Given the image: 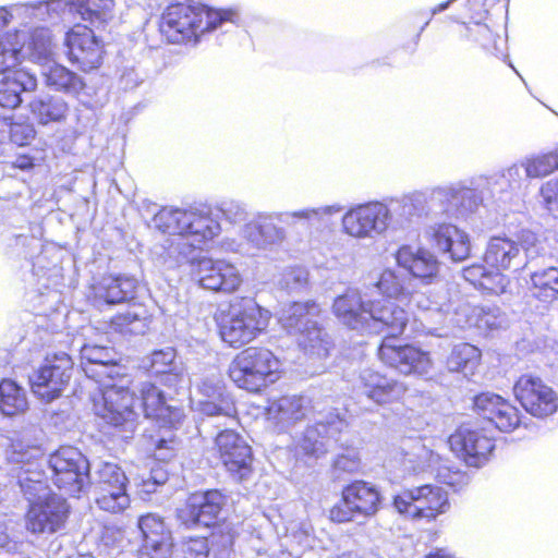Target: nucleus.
Instances as JSON below:
<instances>
[{"mask_svg":"<svg viewBox=\"0 0 558 558\" xmlns=\"http://www.w3.org/2000/svg\"><path fill=\"white\" fill-rule=\"evenodd\" d=\"M217 333L226 347L240 350L230 361L228 377L248 393L260 395L284 374L282 361L264 345L254 342L268 330L271 313L253 300L240 298L219 306L214 313Z\"/></svg>","mask_w":558,"mask_h":558,"instance_id":"nucleus-1","label":"nucleus"},{"mask_svg":"<svg viewBox=\"0 0 558 558\" xmlns=\"http://www.w3.org/2000/svg\"><path fill=\"white\" fill-rule=\"evenodd\" d=\"M239 13L234 8L215 9L202 2H173L162 11L158 29L174 45H196L201 38L226 22L235 23Z\"/></svg>","mask_w":558,"mask_h":558,"instance_id":"nucleus-2","label":"nucleus"},{"mask_svg":"<svg viewBox=\"0 0 558 558\" xmlns=\"http://www.w3.org/2000/svg\"><path fill=\"white\" fill-rule=\"evenodd\" d=\"M322 314L323 308L316 301H293L282 310L278 322L304 352L327 357L335 344L331 336L318 323Z\"/></svg>","mask_w":558,"mask_h":558,"instance_id":"nucleus-3","label":"nucleus"},{"mask_svg":"<svg viewBox=\"0 0 558 558\" xmlns=\"http://www.w3.org/2000/svg\"><path fill=\"white\" fill-rule=\"evenodd\" d=\"M136 400L135 392L129 387L106 385L92 395V411L109 427L133 432L140 418Z\"/></svg>","mask_w":558,"mask_h":558,"instance_id":"nucleus-4","label":"nucleus"},{"mask_svg":"<svg viewBox=\"0 0 558 558\" xmlns=\"http://www.w3.org/2000/svg\"><path fill=\"white\" fill-rule=\"evenodd\" d=\"M383 507L379 488L365 480H353L342 486L340 498L328 510V520L336 524L353 522L356 518L375 517Z\"/></svg>","mask_w":558,"mask_h":558,"instance_id":"nucleus-5","label":"nucleus"},{"mask_svg":"<svg viewBox=\"0 0 558 558\" xmlns=\"http://www.w3.org/2000/svg\"><path fill=\"white\" fill-rule=\"evenodd\" d=\"M391 504L398 513L414 521L432 522L450 509L448 493L433 484L403 488Z\"/></svg>","mask_w":558,"mask_h":558,"instance_id":"nucleus-6","label":"nucleus"},{"mask_svg":"<svg viewBox=\"0 0 558 558\" xmlns=\"http://www.w3.org/2000/svg\"><path fill=\"white\" fill-rule=\"evenodd\" d=\"M400 335L385 333L377 349V360L388 369L403 375H423L433 367L432 354L411 342H403Z\"/></svg>","mask_w":558,"mask_h":558,"instance_id":"nucleus-7","label":"nucleus"},{"mask_svg":"<svg viewBox=\"0 0 558 558\" xmlns=\"http://www.w3.org/2000/svg\"><path fill=\"white\" fill-rule=\"evenodd\" d=\"M377 287L386 299L374 301L368 335L380 332L402 335L408 326V314L392 301L404 294L402 286L395 272L387 270L380 275Z\"/></svg>","mask_w":558,"mask_h":558,"instance_id":"nucleus-8","label":"nucleus"},{"mask_svg":"<svg viewBox=\"0 0 558 558\" xmlns=\"http://www.w3.org/2000/svg\"><path fill=\"white\" fill-rule=\"evenodd\" d=\"M52 483L69 496L77 497L89 484V466L85 457L73 448H61L49 458Z\"/></svg>","mask_w":558,"mask_h":558,"instance_id":"nucleus-9","label":"nucleus"},{"mask_svg":"<svg viewBox=\"0 0 558 558\" xmlns=\"http://www.w3.org/2000/svg\"><path fill=\"white\" fill-rule=\"evenodd\" d=\"M73 369L74 362L69 354L61 352L47 356L29 378L32 392L44 402L59 398L68 387Z\"/></svg>","mask_w":558,"mask_h":558,"instance_id":"nucleus-10","label":"nucleus"},{"mask_svg":"<svg viewBox=\"0 0 558 558\" xmlns=\"http://www.w3.org/2000/svg\"><path fill=\"white\" fill-rule=\"evenodd\" d=\"M229 504V496L219 488L191 493L180 509L178 517L187 527H214Z\"/></svg>","mask_w":558,"mask_h":558,"instance_id":"nucleus-11","label":"nucleus"},{"mask_svg":"<svg viewBox=\"0 0 558 558\" xmlns=\"http://www.w3.org/2000/svg\"><path fill=\"white\" fill-rule=\"evenodd\" d=\"M71 513L65 498L50 493L31 501L24 515L32 534H53L64 529Z\"/></svg>","mask_w":558,"mask_h":558,"instance_id":"nucleus-12","label":"nucleus"},{"mask_svg":"<svg viewBox=\"0 0 558 558\" xmlns=\"http://www.w3.org/2000/svg\"><path fill=\"white\" fill-rule=\"evenodd\" d=\"M214 448L220 463L232 478L243 482L252 475L253 450L239 433L233 429L219 432L215 437Z\"/></svg>","mask_w":558,"mask_h":558,"instance_id":"nucleus-13","label":"nucleus"},{"mask_svg":"<svg viewBox=\"0 0 558 558\" xmlns=\"http://www.w3.org/2000/svg\"><path fill=\"white\" fill-rule=\"evenodd\" d=\"M66 58L80 71L88 73L98 70L105 60V44L94 31L82 24H74L64 36Z\"/></svg>","mask_w":558,"mask_h":558,"instance_id":"nucleus-14","label":"nucleus"},{"mask_svg":"<svg viewBox=\"0 0 558 558\" xmlns=\"http://www.w3.org/2000/svg\"><path fill=\"white\" fill-rule=\"evenodd\" d=\"M450 448L469 465L482 466L496 447V439L484 427L459 426L449 436Z\"/></svg>","mask_w":558,"mask_h":558,"instance_id":"nucleus-15","label":"nucleus"},{"mask_svg":"<svg viewBox=\"0 0 558 558\" xmlns=\"http://www.w3.org/2000/svg\"><path fill=\"white\" fill-rule=\"evenodd\" d=\"M140 401L143 415L162 427L178 429L185 420L181 405L173 403L172 397L155 383H144L140 388Z\"/></svg>","mask_w":558,"mask_h":558,"instance_id":"nucleus-16","label":"nucleus"},{"mask_svg":"<svg viewBox=\"0 0 558 558\" xmlns=\"http://www.w3.org/2000/svg\"><path fill=\"white\" fill-rule=\"evenodd\" d=\"M141 545L140 558H172L174 538L165 519L153 512L137 519Z\"/></svg>","mask_w":558,"mask_h":558,"instance_id":"nucleus-17","label":"nucleus"},{"mask_svg":"<svg viewBox=\"0 0 558 558\" xmlns=\"http://www.w3.org/2000/svg\"><path fill=\"white\" fill-rule=\"evenodd\" d=\"M515 399L533 416L546 417L558 410V396L541 378L532 375L520 376L514 386Z\"/></svg>","mask_w":558,"mask_h":558,"instance_id":"nucleus-18","label":"nucleus"},{"mask_svg":"<svg viewBox=\"0 0 558 558\" xmlns=\"http://www.w3.org/2000/svg\"><path fill=\"white\" fill-rule=\"evenodd\" d=\"M194 276L202 288L225 294L236 292L243 281L235 266L222 259H198Z\"/></svg>","mask_w":558,"mask_h":558,"instance_id":"nucleus-19","label":"nucleus"},{"mask_svg":"<svg viewBox=\"0 0 558 558\" xmlns=\"http://www.w3.org/2000/svg\"><path fill=\"white\" fill-rule=\"evenodd\" d=\"M142 286L140 280L126 274H105L92 284L95 300L109 306L136 303Z\"/></svg>","mask_w":558,"mask_h":558,"instance_id":"nucleus-20","label":"nucleus"},{"mask_svg":"<svg viewBox=\"0 0 558 558\" xmlns=\"http://www.w3.org/2000/svg\"><path fill=\"white\" fill-rule=\"evenodd\" d=\"M374 301H364L360 292L347 290L332 303V313L348 329L368 335Z\"/></svg>","mask_w":558,"mask_h":558,"instance_id":"nucleus-21","label":"nucleus"},{"mask_svg":"<svg viewBox=\"0 0 558 558\" xmlns=\"http://www.w3.org/2000/svg\"><path fill=\"white\" fill-rule=\"evenodd\" d=\"M362 393L378 407L404 404L408 386L379 371L369 369L361 375Z\"/></svg>","mask_w":558,"mask_h":558,"instance_id":"nucleus-22","label":"nucleus"},{"mask_svg":"<svg viewBox=\"0 0 558 558\" xmlns=\"http://www.w3.org/2000/svg\"><path fill=\"white\" fill-rule=\"evenodd\" d=\"M398 267L423 284L434 282L439 275L437 257L424 247L401 245L395 254Z\"/></svg>","mask_w":558,"mask_h":558,"instance_id":"nucleus-23","label":"nucleus"},{"mask_svg":"<svg viewBox=\"0 0 558 558\" xmlns=\"http://www.w3.org/2000/svg\"><path fill=\"white\" fill-rule=\"evenodd\" d=\"M183 242L178 243L179 254L186 255L194 250H202L213 241L220 231L218 221L207 211L189 209Z\"/></svg>","mask_w":558,"mask_h":558,"instance_id":"nucleus-24","label":"nucleus"},{"mask_svg":"<svg viewBox=\"0 0 558 558\" xmlns=\"http://www.w3.org/2000/svg\"><path fill=\"white\" fill-rule=\"evenodd\" d=\"M387 216L386 207L377 202L357 205L342 218L343 230L355 238H364L374 231Z\"/></svg>","mask_w":558,"mask_h":558,"instance_id":"nucleus-25","label":"nucleus"},{"mask_svg":"<svg viewBox=\"0 0 558 558\" xmlns=\"http://www.w3.org/2000/svg\"><path fill=\"white\" fill-rule=\"evenodd\" d=\"M151 314L147 306L142 302L129 304L123 312L112 315L106 325L107 333L119 335L123 337L144 333L148 328Z\"/></svg>","mask_w":558,"mask_h":558,"instance_id":"nucleus-26","label":"nucleus"},{"mask_svg":"<svg viewBox=\"0 0 558 558\" xmlns=\"http://www.w3.org/2000/svg\"><path fill=\"white\" fill-rule=\"evenodd\" d=\"M430 242L437 251L449 254L456 262L466 259L471 253L468 234L451 223L436 225L430 233Z\"/></svg>","mask_w":558,"mask_h":558,"instance_id":"nucleus-27","label":"nucleus"},{"mask_svg":"<svg viewBox=\"0 0 558 558\" xmlns=\"http://www.w3.org/2000/svg\"><path fill=\"white\" fill-rule=\"evenodd\" d=\"M82 364L87 377L96 381L105 378H114L120 374L116 371L119 363L112 349L99 345H84L82 349Z\"/></svg>","mask_w":558,"mask_h":558,"instance_id":"nucleus-28","label":"nucleus"},{"mask_svg":"<svg viewBox=\"0 0 558 558\" xmlns=\"http://www.w3.org/2000/svg\"><path fill=\"white\" fill-rule=\"evenodd\" d=\"M462 277L485 295L504 294L510 282L509 278L504 272L492 269L484 262L464 267Z\"/></svg>","mask_w":558,"mask_h":558,"instance_id":"nucleus-29","label":"nucleus"},{"mask_svg":"<svg viewBox=\"0 0 558 558\" xmlns=\"http://www.w3.org/2000/svg\"><path fill=\"white\" fill-rule=\"evenodd\" d=\"M529 303L537 311H545L558 300V268L548 267L531 275Z\"/></svg>","mask_w":558,"mask_h":558,"instance_id":"nucleus-30","label":"nucleus"},{"mask_svg":"<svg viewBox=\"0 0 558 558\" xmlns=\"http://www.w3.org/2000/svg\"><path fill=\"white\" fill-rule=\"evenodd\" d=\"M520 256V246L517 242L493 236L487 243L482 260L492 269L504 272L510 269Z\"/></svg>","mask_w":558,"mask_h":558,"instance_id":"nucleus-31","label":"nucleus"},{"mask_svg":"<svg viewBox=\"0 0 558 558\" xmlns=\"http://www.w3.org/2000/svg\"><path fill=\"white\" fill-rule=\"evenodd\" d=\"M170 430L167 427L160 426L146 429L142 434L143 445L155 460L168 462L177 454L179 439L173 433H166Z\"/></svg>","mask_w":558,"mask_h":558,"instance_id":"nucleus-32","label":"nucleus"},{"mask_svg":"<svg viewBox=\"0 0 558 558\" xmlns=\"http://www.w3.org/2000/svg\"><path fill=\"white\" fill-rule=\"evenodd\" d=\"M45 84L57 92L78 96L86 87L85 81L63 64L53 63L44 72Z\"/></svg>","mask_w":558,"mask_h":558,"instance_id":"nucleus-33","label":"nucleus"},{"mask_svg":"<svg viewBox=\"0 0 558 558\" xmlns=\"http://www.w3.org/2000/svg\"><path fill=\"white\" fill-rule=\"evenodd\" d=\"M29 408L26 390L12 378L0 379V413L4 416L24 414Z\"/></svg>","mask_w":558,"mask_h":558,"instance_id":"nucleus-34","label":"nucleus"},{"mask_svg":"<svg viewBox=\"0 0 558 558\" xmlns=\"http://www.w3.org/2000/svg\"><path fill=\"white\" fill-rule=\"evenodd\" d=\"M29 111L41 125L62 122L69 113V105L60 97H37L29 102Z\"/></svg>","mask_w":558,"mask_h":558,"instance_id":"nucleus-35","label":"nucleus"},{"mask_svg":"<svg viewBox=\"0 0 558 558\" xmlns=\"http://www.w3.org/2000/svg\"><path fill=\"white\" fill-rule=\"evenodd\" d=\"M29 80V88H35L36 80L22 71L7 73L0 81V105L5 108H16L22 102L21 94L27 89L24 78Z\"/></svg>","mask_w":558,"mask_h":558,"instance_id":"nucleus-36","label":"nucleus"},{"mask_svg":"<svg viewBox=\"0 0 558 558\" xmlns=\"http://www.w3.org/2000/svg\"><path fill=\"white\" fill-rule=\"evenodd\" d=\"M481 357L482 353L475 345L460 343L448 355L446 365L450 372L473 374L481 363Z\"/></svg>","mask_w":558,"mask_h":558,"instance_id":"nucleus-37","label":"nucleus"},{"mask_svg":"<svg viewBox=\"0 0 558 558\" xmlns=\"http://www.w3.org/2000/svg\"><path fill=\"white\" fill-rule=\"evenodd\" d=\"M113 0H71L70 9L92 25L106 22L113 9Z\"/></svg>","mask_w":558,"mask_h":558,"instance_id":"nucleus-38","label":"nucleus"},{"mask_svg":"<svg viewBox=\"0 0 558 558\" xmlns=\"http://www.w3.org/2000/svg\"><path fill=\"white\" fill-rule=\"evenodd\" d=\"M189 209L162 207L154 216L157 230L163 234L178 235L183 241Z\"/></svg>","mask_w":558,"mask_h":558,"instance_id":"nucleus-39","label":"nucleus"},{"mask_svg":"<svg viewBox=\"0 0 558 558\" xmlns=\"http://www.w3.org/2000/svg\"><path fill=\"white\" fill-rule=\"evenodd\" d=\"M175 353L173 349L167 348L156 350L151 353L149 359L148 369L154 375H162L160 378V385L174 388L177 391V385L180 381V377L177 373L171 372V365L173 363Z\"/></svg>","mask_w":558,"mask_h":558,"instance_id":"nucleus-40","label":"nucleus"},{"mask_svg":"<svg viewBox=\"0 0 558 558\" xmlns=\"http://www.w3.org/2000/svg\"><path fill=\"white\" fill-rule=\"evenodd\" d=\"M130 481L123 469L111 462H105L97 472L95 493L123 490L129 488Z\"/></svg>","mask_w":558,"mask_h":558,"instance_id":"nucleus-41","label":"nucleus"},{"mask_svg":"<svg viewBox=\"0 0 558 558\" xmlns=\"http://www.w3.org/2000/svg\"><path fill=\"white\" fill-rule=\"evenodd\" d=\"M463 36L490 53L498 51L499 44L502 41L500 36L495 34L486 24L480 22L466 25Z\"/></svg>","mask_w":558,"mask_h":558,"instance_id":"nucleus-42","label":"nucleus"},{"mask_svg":"<svg viewBox=\"0 0 558 558\" xmlns=\"http://www.w3.org/2000/svg\"><path fill=\"white\" fill-rule=\"evenodd\" d=\"M507 398L493 392L482 391L476 393L472 399V410L482 418L492 423L496 412L505 403Z\"/></svg>","mask_w":558,"mask_h":558,"instance_id":"nucleus-43","label":"nucleus"},{"mask_svg":"<svg viewBox=\"0 0 558 558\" xmlns=\"http://www.w3.org/2000/svg\"><path fill=\"white\" fill-rule=\"evenodd\" d=\"M97 507L106 512L118 514L126 510L131 505L128 489L95 493Z\"/></svg>","mask_w":558,"mask_h":558,"instance_id":"nucleus-44","label":"nucleus"},{"mask_svg":"<svg viewBox=\"0 0 558 558\" xmlns=\"http://www.w3.org/2000/svg\"><path fill=\"white\" fill-rule=\"evenodd\" d=\"M209 529L210 532L207 537L210 550L225 553L232 549L238 535L232 524H227L223 520L221 523L218 522L214 527Z\"/></svg>","mask_w":558,"mask_h":558,"instance_id":"nucleus-45","label":"nucleus"},{"mask_svg":"<svg viewBox=\"0 0 558 558\" xmlns=\"http://www.w3.org/2000/svg\"><path fill=\"white\" fill-rule=\"evenodd\" d=\"M266 411L269 415L279 416L289 421H296L302 416L300 400L289 396H281L269 400Z\"/></svg>","mask_w":558,"mask_h":558,"instance_id":"nucleus-46","label":"nucleus"},{"mask_svg":"<svg viewBox=\"0 0 558 558\" xmlns=\"http://www.w3.org/2000/svg\"><path fill=\"white\" fill-rule=\"evenodd\" d=\"M214 400L199 401L198 409L208 416H233L236 413L234 402L221 391L214 392Z\"/></svg>","mask_w":558,"mask_h":558,"instance_id":"nucleus-47","label":"nucleus"},{"mask_svg":"<svg viewBox=\"0 0 558 558\" xmlns=\"http://www.w3.org/2000/svg\"><path fill=\"white\" fill-rule=\"evenodd\" d=\"M558 170V150L530 159L525 165L529 178H543Z\"/></svg>","mask_w":558,"mask_h":558,"instance_id":"nucleus-48","label":"nucleus"},{"mask_svg":"<svg viewBox=\"0 0 558 558\" xmlns=\"http://www.w3.org/2000/svg\"><path fill=\"white\" fill-rule=\"evenodd\" d=\"M4 124L1 126L9 128V140L12 144L24 147L28 146L36 137L37 132L33 123L28 121H13L10 119H2Z\"/></svg>","mask_w":558,"mask_h":558,"instance_id":"nucleus-49","label":"nucleus"},{"mask_svg":"<svg viewBox=\"0 0 558 558\" xmlns=\"http://www.w3.org/2000/svg\"><path fill=\"white\" fill-rule=\"evenodd\" d=\"M492 423L500 432L510 433L519 427L521 423L520 411L509 399H507L501 408L496 412Z\"/></svg>","mask_w":558,"mask_h":558,"instance_id":"nucleus-50","label":"nucleus"},{"mask_svg":"<svg viewBox=\"0 0 558 558\" xmlns=\"http://www.w3.org/2000/svg\"><path fill=\"white\" fill-rule=\"evenodd\" d=\"M210 547L208 537L193 535L181 541L180 558H209Z\"/></svg>","mask_w":558,"mask_h":558,"instance_id":"nucleus-51","label":"nucleus"},{"mask_svg":"<svg viewBox=\"0 0 558 558\" xmlns=\"http://www.w3.org/2000/svg\"><path fill=\"white\" fill-rule=\"evenodd\" d=\"M500 310L493 307H474L469 316L470 322L478 329L492 330L499 327Z\"/></svg>","mask_w":558,"mask_h":558,"instance_id":"nucleus-52","label":"nucleus"},{"mask_svg":"<svg viewBox=\"0 0 558 558\" xmlns=\"http://www.w3.org/2000/svg\"><path fill=\"white\" fill-rule=\"evenodd\" d=\"M13 457L12 459L16 463H31L35 460L40 459L44 456V451L39 445H29L17 441L12 445Z\"/></svg>","mask_w":558,"mask_h":558,"instance_id":"nucleus-53","label":"nucleus"},{"mask_svg":"<svg viewBox=\"0 0 558 558\" xmlns=\"http://www.w3.org/2000/svg\"><path fill=\"white\" fill-rule=\"evenodd\" d=\"M333 469L340 474H354L360 470V460L347 454H340L333 462Z\"/></svg>","mask_w":558,"mask_h":558,"instance_id":"nucleus-54","label":"nucleus"},{"mask_svg":"<svg viewBox=\"0 0 558 558\" xmlns=\"http://www.w3.org/2000/svg\"><path fill=\"white\" fill-rule=\"evenodd\" d=\"M45 156L37 158L35 156H31L28 154H19L15 159L11 162V168L19 169L22 171H31L33 170L38 161H44Z\"/></svg>","mask_w":558,"mask_h":558,"instance_id":"nucleus-55","label":"nucleus"},{"mask_svg":"<svg viewBox=\"0 0 558 558\" xmlns=\"http://www.w3.org/2000/svg\"><path fill=\"white\" fill-rule=\"evenodd\" d=\"M541 194L548 207L558 205V181L549 180L541 187Z\"/></svg>","mask_w":558,"mask_h":558,"instance_id":"nucleus-56","label":"nucleus"},{"mask_svg":"<svg viewBox=\"0 0 558 558\" xmlns=\"http://www.w3.org/2000/svg\"><path fill=\"white\" fill-rule=\"evenodd\" d=\"M11 19V13L4 8H0V29L5 28L9 25Z\"/></svg>","mask_w":558,"mask_h":558,"instance_id":"nucleus-57","label":"nucleus"},{"mask_svg":"<svg viewBox=\"0 0 558 558\" xmlns=\"http://www.w3.org/2000/svg\"><path fill=\"white\" fill-rule=\"evenodd\" d=\"M35 151L45 153V148H35Z\"/></svg>","mask_w":558,"mask_h":558,"instance_id":"nucleus-58","label":"nucleus"}]
</instances>
